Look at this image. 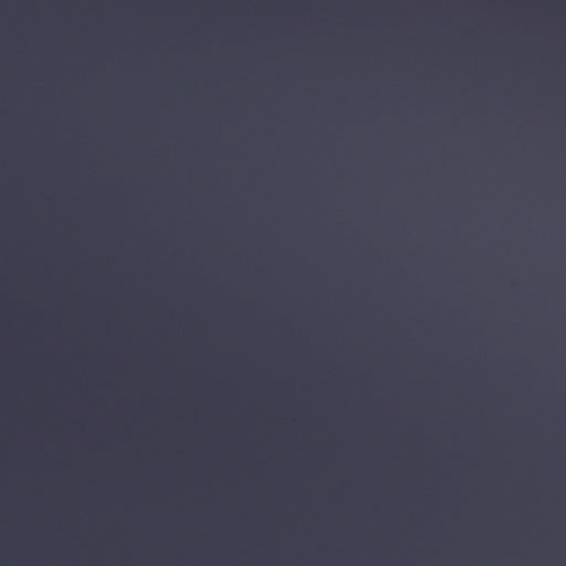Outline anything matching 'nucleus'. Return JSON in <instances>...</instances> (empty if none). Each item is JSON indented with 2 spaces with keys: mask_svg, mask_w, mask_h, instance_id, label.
<instances>
[{
  "mask_svg": "<svg viewBox=\"0 0 566 566\" xmlns=\"http://www.w3.org/2000/svg\"><path fill=\"white\" fill-rule=\"evenodd\" d=\"M471 460H472V461H475L476 459H475V458H472Z\"/></svg>",
  "mask_w": 566,
  "mask_h": 566,
  "instance_id": "nucleus-3",
  "label": "nucleus"
},
{
  "mask_svg": "<svg viewBox=\"0 0 566 566\" xmlns=\"http://www.w3.org/2000/svg\"><path fill=\"white\" fill-rule=\"evenodd\" d=\"M388 463H389V464H392L394 462H392V461H389Z\"/></svg>",
  "mask_w": 566,
  "mask_h": 566,
  "instance_id": "nucleus-5",
  "label": "nucleus"
},
{
  "mask_svg": "<svg viewBox=\"0 0 566 566\" xmlns=\"http://www.w3.org/2000/svg\"><path fill=\"white\" fill-rule=\"evenodd\" d=\"M396 460H397V461H400L401 459H400V458H397Z\"/></svg>",
  "mask_w": 566,
  "mask_h": 566,
  "instance_id": "nucleus-2",
  "label": "nucleus"
},
{
  "mask_svg": "<svg viewBox=\"0 0 566 566\" xmlns=\"http://www.w3.org/2000/svg\"><path fill=\"white\" fill-rule=\"evenodd\" d=\"M80 463H81V464H84L85 462H84V461H81Z\"/></svg>",
  "mask_w": 566,
  "mask_h": 566,
  "instance_id": "nucleus-4",
  "label": "nucleus"
},
{
  "mask_svg": "<svg viewBox=\"0 0 566 566\" xmlns=\"http://www.w3.org/2000/svg\"><path fill=\"white\" fill-rule=\"evenodd\" d=\"M318 460H319V461H323L324 459H323V458H319Z\"/></svg>",
  "mask_w": 566,
  "mask_h": 566,
  "instance_id": "nucleus-1",
  "label": "nucleus"
}]
</instances>
